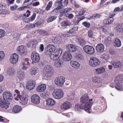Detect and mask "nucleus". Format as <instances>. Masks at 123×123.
<instances>
[{"mask_svg":"<svg viewBox=\"0 0 123 123\" xmlns=\"http://www.w3.org/2000/svg\"><path fill=\"white\" fill-rule=\"evenodd\" d=\"M15 92L16 94H14V96H16V94L17 95V97L19 99H20L21 98V95H20V92L18 90L16 89L15 90Z\"/></svg>","mask_w":123,"mask_h":123,"instance_id":"nucleus-50","label":"nucleus"},{"mask_svg":"<svg viewBox=\"0 0 123 123\" xmlns=\"http://www.w3.org/2000/svg\"><path fill=\"white\" fill-rule=\"evenodd\" d=\"M38 69L37 68L36 66H34L30 69V74L31 75H34L38 72Z\"/></svg>","mask_w":123,"mask_h":123,"instance_id":"nucleus-27","label":"nucleus"},{"mask_svg":"<svg viewBox=\"0 0 123 123\" xmlns=\"http://www.w3.org/2000/svg\"><path fill=\"white\" fill-rule=\"evenodd\" d=\"M22 110L21 106L19 105L14 106L12 109V111L13 113H17L19 112Z\"/></svg>","mask_w":123,"mask_h":123,"instance_id":"nucleus-25","label":"nucleus"},{"mask_svg":"<svg viewBox=\"0 0 123 123\" xmlns=\"http://www.w3.org/2000/svg\"><path fill=\"white\" fill-rule=\"evenodd\" d=\"M46 85L45 84H43L38 86L36 89V91L39 92H43L46 89Z\"/></svg>","mask_w":123,"mask_h":123,"instance_id":"nucleus-19","label":"nucleus"},{"mask_svg":"<svg viewBox=\"0 0 123 123\" xmlns=\"http://www.w3.org/2000/svg\"><path fill=\"white\" fill-rule=\"evenodd\" d=\"M5 54L3 51H0V61L2 60L4 57Z\"/></svg>","mask_w":123,"mask_h":123,"instance_id":"nucleus-54","label":"nucleus"},{"mask_svg":"<svg viewBox=\"0 0 123 123\" xmlns=\"http://www.w3.org/2000/svg\"><path fill=\"white\" fill-rule=\"evenodd\" d=\"M72 58V56L70 53L68 52H65L63 56V58L64 61H70Z\"/></svg>","mask_w":123,"mask_h":123,"instance_id":"nucleus-17","label":"nucleus"},{"mask_svg":"<svg viewBox=\"0 0 123 123\" xmlns=\"http://www.w3.org/2000/svg\"><path fill=\"white\" fill-rule=\"evenodd\" d=\"M6 101H0V106L3 108L7 109L9 107L10 104Z\"/></svg>","mask_w":123,"mask_h":123,"instance_id":"nucleus-26","label":"nucleus"},{"mask_svg":"<svg viewBox=\"0 0 123 123\" xmlns=\"http://www.w3.org/2000/svg\"><path fill=\"white\" fill-rule=\"evenodd\" d=\"M117 30L119 32L123 31V27H122L121 25H118L116 26Z\"/></svg>","mask_w":123,"mask_h":123,"instance_id":"nucleus-46","label":"nucleus"},{"mask_svg":"<svg viewBox=\"0 0 123 123\" xmlns=\"http://www.w3.org/2000/svg\"><path fill=\"white\" fill-rule=\"evenodd\" d=\"M78 43L81 46L84 45L86 43L85 40L80 37H78L77 38Z\"/></svg>","mask_w":123,"mask_h":123,"instance_id":"nucleus-30","label":"nucleus"},{"mask_svg":"<svg viewBox=\"0 0 123 123\" xmlns=\"http://www.w3.org/2000/svg\"><path fill=\"white\" fill-rule=\"evenodd\" d=\"M31 99L32 103L35 104H37L40 102V98L37 95L35 94L31 96Z\"/></svg>","mask_w":123,"mask_h":123,"instance_id":"nucleus-14","label":"nucleus"},{"mask_svg":"<svg viewBox=\"0 0 123 123\" xmlns=\"http://www.w3.org/2000/svg\"><path fill=\"white\" fill-rule=\"evenodd\" d=\"M78 19L74 21V23L75 25H77L78 24L79 22L81 20L85 19V17L84 16H82L80 18H78Z\"/></svg>","mask_w":123,"mask_h":123,"instance_id":"nucleus-44","label":"nucleus"},{"mask_svg":"<svg viewBox=\"0 0 123 123\" xmlns=\"http://www.w3.org/2000/svg\"><path fill=\"white\" fill-rule=\"evenodd\" d=\"M62 52L61 49H58L50 54L49 56L50 59L53 60H57L61 55Z\"/></svg>","mask_w":123,"mask_h":123,"instance_id":"nucleus-3","label":"nucleus"},{"mask_svg":"<svg viewBox=\"0 0 123 123\" xmlns=\"http://www.w3.org/2000/svg\"><path fill=\"white\" fill-rule=\"evenodd\" d=\"M4 99L7 101H11L12 99V97L11 93L9 91H5L3 94Z\"/></svg>","mask_w":123,"mask_h":123,"instance_id":"nucleus-10","label":"nucleus"},{"mask_svg":"<svg viewBox=\"0 0 123 123\" xmlns=\"http://www.w3.org/2000/svg\"><path fill=\"white\" fill-rule=\"evenodd\" d=\"M31 59L32 61V63H37L40 60V56L37 52H33L31 54Z\"/></svg>","mask_w":123,"mask_h":123,"instance_id":"nucleus-7","label":"nucleus"},{"mask_svg":"<svg viewBox=\"0 0 123 123\" xmlns=\"http://www.w3.org/2000/svg\"><path fill=\"white\" fill-rule=\"evenodd\" d=\"M36 83L35 81L30 80L27 82L26 84L27 88L28 90H31L35 86Z\"/></svg>","mask_w":123,"mask_h":123,"instance_id":"nucleus-15","label":"nucleus"},{"mask_svg":"<svg viewBox=\"0 0 123 123\" xmlns=\"http://www.w3.org/2000/svg\"><path fill=\"white\" fill-rule=\"evenodd\" d=\"M78 27L77 26H74L73 28L70 29L67 32L69 34L74 33H75L76 31L78 30Z\"/></svg>","mask_w":123,"mask_h":123,"instance_id":"nucleus-32","label":"nucleus"},{"mask_svg":"<svg viewBox=\"0 0 123 123\" xmlns=\"http://www.w3.org/2000/svg\"><path fill=\"white\" fill-rule=\"evenodd\" d=\"M67 49L70 52H74L76 50V48L75 46L72 44H68L67 46Z\"/></svg>","mask_w":123,"mask_h":123,"instance_id":"nucleus-24","label":"nucleus"},{"mask_svg":"<svg viewBox=\"0 0 123 123\" xmlns=\"http://www.w3.org/2000/svg\"><path fill=\"white\" fill-rule=\"evenodd\" d=\"M72 11V9L71 8H66L62 10V12L64 13V16L66 17H67V15Z\"/></svg>","mask_w":123,"mask_h":123,"instance_id":"nucleus-35","label":"nucleus"},{"mask_svg":"<svg viewBox=\"0 0 123 123\" xmlns=\"http://www.w3.org/2000/svg\"><path fill=\"white\" fill-rule=\"evenodd\" d=\"M39 4L40 3L39 2L37 1L33 3L32 4V5L33 6H38Z\"/></svg>","mask_w":123,"mask_h":123,"instance_id":"nucleus-63","label":"nucleus"},{"mask_svg":"<svg viewBox=\"0 0 123 123\" xmlns=\"http://www.w3.org/2000/svg\"><path fill=\"white\" fill-rule=\"evenodd\" d=\"M82 24L85 27L87 28L89 27L90 26V23L88 22L87 23L86 22V21L83 22Z\"/></svg>","mask_w":123,"mask_h":123,"instance_id":"nucleus-60","label":"nucleus"},{"mask_svg":"<svg viewBox=\"0 0 123 123\" xmlns=\"http://www.w3.org/2000/svg\"><path fill=\"white\" fill-rule=\"evenodd\" d=\"M30 65L28 58H26L23 60L21 66L23 70H26Z\"/></svg>","mask_w":123,"mask_h":123,"instance_id":"nucleus-18","label":"nucleus"},{"mask_svg":"<svg viewBox=\"0 0 123 123\" xmlns=\"http://www.w3.org/2000/svg\"><path fill=\"white\" fill-rule=\"evenodd\" d=\"M83 58V56L81 54H77L76 56V58L79 60H80Z\"/></svg>","mask_w":123,"mask_h":123,"instance_id":"nucleus-55","label":"nucleus"},{"mask_svg":"<svg viewBox=\"0 0 123 123\" xmlns=\"http://www.w3.org/2000/svg\"><path fill=\"white\" fill-rule=\"evenodd\" d=\"M100 57L106 60H107L109 59V56L107 54L104 53L101 55Z\"/></svg>","mask_w":123,"mask_h":123,"instance_id":"nucleus-45","label":"nucleus"},{"mask_svg":"<svg viewBox=\"0 0 123 123\" xmlns=\"http://www.w3.org/2000/svg\"><path fill=\"white\" fill-rule=\"evenodd\" d=\"M83 50L86 53L90 55L93 54L95 52L94 48L91 46L88 45H86L84 46L83 48Z\"/></svg>","mask_w":123,"mask_h":123,"instance_id":"nucleus-8","label":"nucleus"},{"mask_svg":"<svg viewBox=\"0 0 123 123\" xmlns=\"http://www.w3.org/2000/svg\"><path fill=\"white\" fill-rule=\"evenodd\" d=\"M30 7L28 6H24L19 8L18 9L19 11H21L25 9L26 8H29Z\"/></svg>","mask_w":123,"mask_h":123,"instance_id":"nucleus-56","label":"nucleus"},{"mask_svg":"<svg viewBox=\"0 0 123 123\" xmlns=\"http://www.w3.org/2000/svg\"><path fill=\"white\" fill-rule=\"evenodd\" d=\"M93 99L92 98L89 99L88 94H84L80 98V102L85 107V110L89 113L91 112V108L93 104L92 102Z\"/></svg>","mask_w":123,"mask_h":123,"instance_id":"nucleus-1","label":"nucleus"},{"mask_svg":"<svg viewBox=\"0 0 123 123\" xmlns=\"http://www.w3.org/2000/svg\"><path fill=\"white\" fill-rule=\"evenodd\" d=\"M100 61L98 58L94 57H91L89 60V64L91 66L95 67L98 66L100 64Z\"/></svg>","mask_w":123,"mask_h":123,"instance_id":"nucleus-6","label":"nucleus"},{"mask_svg":"<svg viewBox=\"0 0 123 123\" xmlns=\"http://www.w3.org/2000/svg\"><path fill=\"white\" fill-rule=\"evenodd\" d=\"M114 45L115 47H120L121 45V41L118 39H116L114 41Z\"/></svg>","mask_w":123,"mask_h":123,"instance_id":"nucleus-31","label":"nucleus"},{"mask_svg":"<svg viewBox=\"0 0 123 123\" xmlns=\"http://www.w3.org/2000/svg\"><path fill=\"white\" fill-rule=\"evenodd\" d=\"M123 80V75H119L116 76L114 80L115 83V88L118 90H121L123 88L122 84Z\"/></svg>","mask_w":123,"mask_h":123,"instance_id":"nucleus-2","label":"nucleus"},{"mask_svg":"<svg viewBox=\"0 0 123 123\" xmlns=\"http://www.w3.org/2000/svg\"><path fill=\"white\" fill-rule=\"evenodd\" d=\"M111 64L112 65L114 68H117L121 67L122 62L118 60H112L111 62Z\"/></svg>","mask_w":123,"mask_h":123,"instance_id":"nucleus-16","label":"nucleus"},{"mask_svg":"<svg viewBox=\"0 0 123 123\" xmlns=\"http://www.w3.org/2000/svg\"><path fill=\"white\" fill-rule=\"evenodd\" d=\"M39 49L41 52H43V51L44 48L43 45V44H41L40 45L39 47Z\"/></svg>","mask_w":123,"mask_h":123,"instance_id":"nucleus-64","label":"nucleus"},{"mask_svg":"<svg viewBox=\"0 0 123 123\" xmlns=\"http://www.w3.org/2000/svg\"><path fill=\"white\" fill-rule=\"evenodd\" d=\"M20 99V103L22 105H26L28 101V99L26 96L22 95L21 96V98Z\"/></svg>","mask_w":123,"mask_h":123,"instance_id":"nucleus-23","label":"nucleus"},{"mask_svg":"<svg viewBox=\"0 0 123 123\" xmlns=\"http://www.w3.org/2000/svg\"><path fill=\"white\" fill-rule=\"evenodd\" d=\"M111 39L110 37L108 36L106 38L105 43L107 45L110 44L111 41Z\"/></svg>","mask_w":123,"mask_h":123,"instance_id":"nucleus-42","label":"nucleus"},{"mask_svg":"<svg viewBox=\"0 0 123 123\" xmlns=\"http://www.w3.org/2000/svg\"><path fill=\"white\" fill-rule=\"evenodd\" d=\"M23 45L19 46L17 48V52L21 56L25 55L26 54L27 52L25 51Z\"/></svg>","mask_w":123,"mask_h":123,"instance_id":"nucleus-13","label":"nucleus"},{"mask_svg":"<svg viewBox=\"0 0 123 123\" xmlns=\"http://www.w3.org/2000/svg\"><path fill=\"white\" fill-rule=\"evenodd\" d=\"M36 16V13H33L32 16L29 18V21H31L34 20Z\"/></svg>","mask_w":123,"mask_h":123,"instance_id":"nucleus-58","label":"nucleus"},{"mask_svg":"<svg viewBox=\"0 0 123 123\" xmlns=\"http://www.w3.org/2000/svg\"><path fill=\"white\" fill-rule=\"evenodd\" d=\"M101 16V15L99 14H95L92 15V18L94 19L96 18H99Z\"/></svg>","mask_w":123,"mask_h":123,"instance_id":"nucleus-57","label":"nucleus"},{"mask_svg":"<svg viewBox=\"0 0 123 123\" xmlns=\"http://www.w3.org/2000/svg\"><path fill=\"white\" fill-rule=\"evenodd\" d=\"M70 23L68 21H66L62 22L61 23V25L62 26H67L69 25Z\"/></svg>","mask_w":123,"mask_h":123,"instance_id":"nucleus-51","label":"nucleus"},{"mask_svg":"<svg viewBox=\"0 0 123 123\" xmlns=\"http://www.w3.org/2000/svg\"><path fill=\"white\" fill-rule=\"evenodd\" d=\"M104 46L101 43L98 44L96 47V50L99 53L102 52L104 51Z\"/></svg>","mask_w":123,"mask_h":123,"instance_id":"nucleus-22","label":"nucleus"},{"mask_svg":"<svg viewBox=\"0 0 123 123\" xmlns=\"http://www.w3.org/2000/svg\"><path fill=\"white\" fill-rule=\"evenodd\" d=\"M47 105L49 106L54 105L55 104V101L52 99L49 98L47 100Z\"/></svg>","mask_w":123,"mask_h":123,"instance_id":"nucleus-29","label":"nucleus"},{"mask_svg":"<svg viewBox=\"0 0 123 123\" xmlns=\"http://www.w3.org/2000/svg\"><path fill=\"white\" fill-rule=\"evenodd\" d=\"M64 94L62 90L60 89H55L52 93L53 97L57 99H60L62 98Z\"/></svg>","mask_w":123,"mask_h":123,"instance_id":"nucleus-4","label":"nucleus"},{"mask_svg":"<svg viewBox=\"0 0 123 123\" xmlns=\"http://www.w3.org/2000/svg\"><path fill=\"white\" fill-rule=\"evenodd\" d=\"M111 21L109 18L108 19H105L103 20V23L105 25H108L111 23L112 22H111Z\"/></svg>","mask_w":123,"mask_h":123,"instance_id":"nucleus-48","label":"nucleus"},{"mask_svg":"<svg viewBox=\"0 0 123 123\" xmlns=\"http://www.w3.org/2000/svg\"><path fill=\"white\" fill-rule=\"evenodd\" d=\"M63 0H56L55 2V6L59 9H62L63 8V6L62 5V1Z\"/></svg>","mask_w":123,"mask_h":123,"instance_id":"nucleus-21","label":"nucleus"},{"mask_svg":"<svg viewBox=\"0 0 123 123\" xmlns=\"http://www.w3.org/2000/svg\"><path fill=\"white\" fill-rule=\"evenodd\" d=\"M18 77L20 80H21L24 79L25 74L24 72H18Z\"/></svg>","mask_w":123,"mask_h":123,"instance_id":"nucleus-38","label":"nucleus"},{"mask_svg":"<svg viewBox=\"0 0 123 123\" xmlns=\"http://www.w3.org/2000/svg\"><path fill=\"white\" fill-rule=\"evenodd\" d=\"M88 37L90 38L93 37V34L92 31L91 30H89L88 32Z\"/></svg>","mask_w":123,"mask_h":123,"instance_id":"nucleus-47","label":"nucleus"},{"mask_svg":"<svg viewBox=\"0 0 123 123\" xmlns=\"http://www.w3.org/2000/svg\"><path fill=\"white\" fill-rule=\"evenodd\" d=\"M29 27L30 28H34L36 27V25L35 24H31L29 25H26L25 26V27Z\"/></svg>","mask_w":123,"mask_h":123,"instance_id":"nucleus-59","label":"nucleus"},{"mask_svg":"<svg viewBox=\"0 0 123 123\" xmlns=\"http://www.w3.org/2000/svg\"><path fill=\"white\" fill-rule=\"evenodd\" d=\"M115 15V13L113 12L112 13H111L109 14V18L111 21V22H113L114 21L113 18H112Z\"/></svg>","mask_w":123,"mask_h":123,"instance_id":"nucleus-52","label":"nucleus"},{"mask_svg":"<svg viewBox=\"0 0 123 123\" xmlns=\"http://www.w3.org/2000/svg\"><path fill=\"white\" fill-rule=\"evenodd\" d=\"M95 71L96 73L97 74H102L105 72V68L103 67L96 69Z\"/></svg>","mask_w":123,"mask_h":123,"instance_id":"nucleus-33","label":"nucleus"},{"mask_svg":"<svg viewBox=\"0 0 123 123\" xmlns=\"http://www.w3.org/2000/svg\"><path fill=\"white\" fill-rule=\"evenodd\" d=\"M120 8L119 7H116L114 10L113 12L115 13L117 12L120 11Z\"/></svg>","mask_w":123,"mask_h":123,"instance_id":"nucleus-62","label":"nucleus"},{"mask_svg":"<svg viewBox=\"0 0 123 123\" xmlns=\"http://www.w3.org/2000/svg\"><path fill=\"white\" fill-rule=\"evenodd\" d=\"M71 106L72 105L71 103L67 101L63 104L61 105V108L62 109L66 110L70 108Z\"/></svg>","mask_w":123,"mask_h":123,"instance_id":"nucleus-20","label":"nucleus"},{"mask_svg":"<svg viewBox=\"0 0 123 123\" xmlns=\"http://www.w3.org/2000/svg\"><path fill=\"white\" fill-rule=\"evenodd\" d=\"M15 71L13 68H10L7 69V74L10 76L13 75Z\"/></svg>","mask_w":123,"mask_h":123,"instance_id":"nucleus-34","label":"nucleus"},{"mask_svg":"<svg viewBox=\"0 0 123 123\" xmlns=\"http://www.w3.org/2000/svg\"><path fill=\"white\" fill-rule=\"evenodd\" d=\"M39 32L40 34L43 36H47L49 35V32L48 31H46L44 30H40L39 31Z\"/></svg>","mask_w":123,"mask_h":123,"instance_id":"nucleus-39","label":"nucleus"},{"mask_svg":"<svg viewBox=\"0 0 123 123\" xmlns=\"http://www.w3.org/2000/svg\"><path fill=\"white\" fill-rule=\"evenodd\" d=\"M71 66L76 69H78L80 66V64L77 62L72 61L71 62Z\"/></svg>","mask_w":123,"mask_h":123,"instance_id":"nucleus-28","label":"nucleus"},{"mask_svg":"<svg viewBox=\"0 0 123 123\" xmlns=\"http://www.w3.org/2000/svg\"><path fill=\"white\" fill-rule=\"evenodd\" d=\"M83 106H84L82 104H81V105H79L78 104H76L75 107V109L76 111H79L81 109H84L85 110V107H83Z\"/></svg>","mask_w":123,"mask_h":123,"instance_id":"nucleus-36","label":"nucleus"},{"mask_svg":"<svg viewBox=\"0 0 123 123\" xmlns=\"http://www.w3.org/2000/svg\"><path fill=\"white\" fill-rule=\"evenodd\" d=\"M5 33V31L3 30L0 29V38L3 37Z\"/></svg>","mask_w":123,"mask_h":123,"instance_id":"nucleus-53","label":"nucleus"},{"mask_svg":"<svg viewBox=\"0 0 123 123\" xmlns=\"http://www.w3.org/2000/svg\"><path fill=\"white\" fill-rule=\"evenodd\" d=\"M18 58V55L17 54L14 53L11 55L9 59V61L11 64H15L17 62Z\"/></svg>","mask_w":123,"mask_h":123,"instance_id":"nucleus-11","label":"nucleus"},{"mask_svg":"<svg viewBox=\"0 0 123 123\" xmlns=\"http://www.w3.org/2000/svg\"><path fill=\"white\" fill-rule=\"evenodd\" d=\"M10 12L9 11L7 10H0V14L7 15L10 13Z\"/></svg>","mask_w":123,"mask_h":123,"instance_id":"nucleus-40","label":"nucleus"},{"mask_svg":"<svg viewBox=\"0 0 123 123\" xmlns=\"http://www.w3.org/2000/svg\"><path fill=\"white\" fill-rule=\"evenodd\" d=\"M45 76L47 77H51L54 73L53 68L52 66L49 65H46L44 68Z\"/></svg>","mask_w":123,"mask_h":123,"instance_id":"nucleus-5","label":"nucleus"},{"mask_svg":"<svg viewBox=\"0 0 123 123\" xmlns=\"http://www.w3.org/2000/svg\"><path fill=\"white\" fill-rule=\"evenodd\" d=\"M63 62L61 60H57L56 61L55 63L54 66L57 68H60L62 66Z\"/></svg>","mask_w":123,"mask_h":123,"instance_id":"nucleus-37","label":"nucleus"},{"mask_svg":"<svg viewBox=\"0 0 123 123\" xmlns=\"http://www.w3.org/2000/svg\"><path fill=\"white\" fill-rule=\"evenodd\" d=\"M92 80L94 82L97 83H99L101 82L99 77H93L92 79Z\"/></svg>","mask_w":123,"mask_h":123,"instance_id":"nucleus-41","label":"nucleus"},{"mask_svg":"<svg viewBox=\"0 0 123 123\" xmlns=\"http://www.w3.org/2000/svg\"><path fill=\"white\" fill-rule=\"evenodd\" d=\"M18 6L16 5L15 4L14 6H11L10 7V9L11 10L14 11L16 10Z\"/></svg>","mask_w":123,"mask_h":123,"instance_id":"nucleus-61","label":"nucleus"},{"mask_svg":"<svg viewBox=\"0 0 123 123\" xmlns=\"http://www.w3.org/2000/svg\"><path fill=\"white\" fill-rule=\"evenodd\" d=\"M57 18L56 16H52L49 17L47 19V22L48 23L50 22L55 20Z\"/></svg>","mask_w":123,"mask_h":123,"instance_id":"nucleus-43","label":"nucleus"},{"mask_svg":"<svg viewBox=\"0 0 123 123\" xmlns=\"http://www.w3.org/2000/svg\"><path fill=\"white\" fill-rule=\"evenodd\" d=\"M65 81V78L64 77L61 76L55 79V84L57 85L60 86H62Z\"/></svg>","mask_w":123,"mask_h":123,"instance_id":"nucleus-9","label":"nucleus"},{"mask_svg":"<svg viewBox=\"0 0 123 123\" xmlns=\"http://www.w3.org/2000/svg\"><path fill=\"white\" fill-rule=\"evenodd\" d=\"M47 48H45V53L46 55H48L50 52H52L56 51V47L53 45H49L47 46Z\"/></svg>","mask_w":123,"mask_h":123,"instance_id":"nucleus-12","label":"nucleus"},{"mask_svg":"<svg viewBox=\"0 0 123 123\" xmlns=\"http://www.w3.org/2000/svg\"><path fill=\"white\" fill-rule=\"evenodd\" d=\"M86 11V9L85 8H82L79 13L78 16H81L84 14Z\"/></svg>","mask_w":123,"mask_h":123,"instance_id":"nucleus-49","label":"nucleus"}]
</instances>
